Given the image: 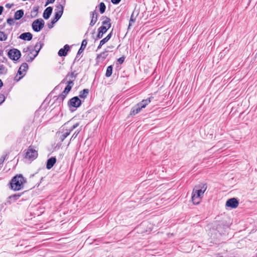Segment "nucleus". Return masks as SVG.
I'll return each mask as SVG.
<instances>
[{"mask_svg": "<svg viewBox=\"0 0 257 257\" xmlns=\"http://www.w3.org/2000/svg\"><path fill=\"white\" fill-rule=\"evenodd\" d=\"M207 188V184L201 183L195 186L192 193V201L194 204H199Z\"/></svg>", "mask_w": 257, "mask_h": 257, "instance_id": "f257e3e1", "label": "nucleus"}, {"mask_svg": "<svg viewBox=\"0 0 257 257\" xmlns=\"http://www.w3.org/2000/svg\"><path fill=\"white\" fill-rule=\"evenodd\" d=\"M26 182L22 175H17L11 180V188L15 191H19L22 189L24 187V184Z\"/></svg>", "mask_w": 257, "mask_h": 257, "instance_id": "f03ea898", "label": "nucleus"}, {"mask_svg": "<svg viewBox=\"0 0 257 257\" xmlns=\"http://www.w3.org/2000/svg\"><path fill=\"white\" fill-rule=\"evenodd\" d=\"M44 21L42 19H38L33 22L32 27L35 32H38L44 28Z\"/></svg>", "mask_w": 257, "mask_h": 257, "instance_id": "7ed1b4c3", "label": "nucleus"}, {"mask_svg": "<svg viewBox=\"0 0 257 257\" xmlns=\"http://www.w3.org/2000/svg\"><path fill=\"white\" fill-rule=\"evenodd\" d=\"M38 156L37 151H36L33 146H30L26 154V158L29 159H35Z\"/></svg>", "mask_w": 257, "mask_h": 257, "instance_id": "20e7f679", "label": "nucleus"}, {"mask_svg": "<svg viewBox=\"0 0 257 257\" xmlns=\"http://www.w3.org/2000/svg\"><path fill=\"white\" fill-rule=\"evenodd\" d=\"M8 56L11 59L17 61L20 58L21 54L20 51L18 49H13L9 51Z\"/></svg>", "mask_w": 257, "mask_h": 257, "instance_id": "39448f33", "label": "nucleus"}, {"mask_svg": "<svg viewBox=\"0 0 257 257\" xmlns=\"http://www.w3.org/2000/svg\"><path fill=\"white\" fill-rule=\"evenodd\" d=\"M28 68V65L26 63H23L20 67L19 68V69L18 71V74L21 76L19 77V78H17V77H15V79L17 81H19L21 78H22L25 75V72L27 71V70Z\"/></svg>", "mask_w": 257, "mask_h": 257, "instance_id": "423d86ee", "label": "nucleus"}, {"mask_svg": "<svg viewBox=\"0 0 257 257\" xmlns=\"http://www.w3.org/2000/svg\"><path fill=\"white\" fill-rule=\"evenodd\" d=\"M69 105L71 107H78L81 104L80 99L77 96H75L70 99L68 102Z\"/></svg>", "mask_w": 257, "mask_h": 257, "instance_id": "0eeeda50", "label": "nucleus"}, {"mask_svg": "<svg viewBox=\"0 0 257 257\" xmlns=\"http://www.w3.org/2000/svg\"><path fill=\"white\" fill-rule=\"evenodd\" d=\"M56 10L57 12L55 13V17L53 19L58 21L63 13L64 7L62 5H58L56 6Z\"/></svg>", "mask_w": 257, "mask_h": 257, "instance_id": "6e6552de", "label": "nucleus"}, {"mask_svg": "<svg viewBox=\"0 0 257 257\" xmlns=\"http://www.w3.org/2000/svg\"><path fill=\"white\" fill-rule=\"evenodd\" d=\"M238 201L235 198L229 199L226 202V206L232 208H235L238 205Z\"/></svg>", "mask_w": 257, "mask_h": 257, "instance_id": "1a4fd4ad", "label": "nucleus"}, {"mask_svg": "<svg viewBox=\"0 0 257 257\" xmlns=\"http://www.w3.org/2000/svg\"><path fill=\"white\" fill-rule=\"evenodd\" d=\"M33 38L32 34L30 32L23 33L20 35L19 38L23 40L30 41Z\"/></svg>", "mask_w": 257, "mask_h": 257, "instance_id": "9d476101", "label": "nucleus"}, {"mask_svg": "<svg viewBox=\"0 0 257 257\" xmlns=\"http://www.w3.org/2000/svg\"><path fill=\"white\" fill-rule=\"evenodd\" d=\"M34 51H31L29 53L26 54L24 55L25 57V60L28 62H31L34 59V58L37 56H35V54L34 53Z\"/></svg>", "mask_w": 257, "mask_h": 257, "instance_id": "9b49d317", "label": "nucleus"}, {"mask_svg": "<svg viewBox=\"0 0 257 257\" xmlns=\"http://www.w3.org/2000/svg\"><path fill=\"white\" fill-rule=\"evenodd\" d=\"M153 98V97H150L148 99L143 100L138 104L140 106L141 108L143 109L145 108L146 106L151 102L152 99Z\"/></svg>", "mask_w": 257, "mask_h": 257, "instance_id": "f8f14e48", "label": "nucleus"}, {"mask_svg": "<svg viewBox=\"0 0 257 257\" xmlns=\"http://www.w3.org/2000/svg\"><path fill=\"white\" fill-rule=\"evenodd\" d=\"M52 11H53V9L52 7H49L47 8L45 10V11L43 13V18L46 20L50 18V17L52 13Z\"/></svg>", "mask_w": 257, "mask_h": 257, "instance_id": "ddd939ff", "label": "nucleus"}, {"mask_svg": "<svg viewBox=\"0 0 257 257\" xmlns=\"http://www.w3.org/2000/svg\"><path fill=\"white\" fill-rule=\"evenodd\" d=\"M56 162V159L55 157H51L47 160L46 168L47 169H51Z\"/></svg>", "mask_w": 257, "mask_h": 257, "instance_id": "4468645a", "label": "nucleus"}, {"mask_svg": "<svg viewBox=\"0 0 257 257\" xmlns=\"http://www.w3.org/2000/svg\"><path fill=\"white\" fill-rule=\"evenodd\" d=\"M102 19L103 21L102 22V27H106V28H107L108 30L111 27L110 19L106 16L102 17Z\"/></svg>", "mask_w": 257, "mask_h": 257, "instance_id": "2eb2a0df", "label": "nucleus"}, {"mask_svg": "<svg viewBox=\"0 0 257 257\" xmlns=\"http://www.w3.org/2000/svg\"><path fill=\"white\" fill-rule=\"evenodd\" d=\"M44 44L41 42H37L33 48L34 52L35 54V56H37L40 50L42 48Z\"/></svg>", "mask_w": 257, "mask_h": 257, "instance_id": "dca6fc26", "label": "nucleus"}, {"mask_svg": "<svg viewBox=\"0 0 257 257\" xmlns=\"http://www.w3.org/2000/svg\"><path fill=\"white\" fill-rule=\"evenodd\" d=\"M69 49V46L65 45L63 48L60 49L58 52V55L60 56H65L67 54V52Z\"/></svg>", "mask_w": 257, "mask_h": 257, "instance_id": "f3484780", "label": "nucleus"}, {"mask_svg": "<svg viewBox=\"0 0 257 257\" xmlns=\"http://www.w3.org/2000/svg\"><path fill=\"white\" fill-rule=\"evenodd\" d=\"M107 28L106 27L101 26L98 29V34L97 35V39H100L103 37V35L106 32Z\"/></svg>", "mask_w": 257, "mask_h": 257, "instance_id": "a211bd4d", "label": "nucleus"}, {"mask_svg": "<svg viewBox=\"0 0 257 257\" xmlns=\"http://www.w3.org/2000/svg\"><path fill=\"white\" fill-rule=\"evenodd\" d=\"M91 20L90 23V26H93L97 22L98 14L95 12L93 11L91 13Z\"/></svg>", "mask_w": 257, "mask_h": 257, "instance_id": "6ab92c4d", "label": "nucleus"}, {"mask_svg": "<svg viewBox=\"0 0 257 257\" xmlns=\"http://www.w3.org/2000/svg\"><path fill=\"white\" fill-rule=\"evenodd\" d=\"M142 108H141L140 106L137 104L134 107H133L131 111V115H135L136 114L138 113Z\"/></svg>", "mask_w": 257, "mask_h": 257, "instance_id": "aec40b11", "label": "nucleus"}, {"mask_svg": "<svg viewBox=\"0 0 257 257\" xmlns=\"http://www.w3.org/2000/svg\"><path fill=\"white\" fill-rule=\"evenodd\" d=\"M24 16V11L22 10H20L16 11L14 15V19L16 20H20Z\"/></svg>", "mask_w": 257, "mask_h": 257, "instance_id": "412c9836", "label": "nucleus"}, {"mask_svg": "<svg viewBox=\"0 0 257 257\" xmlns=\"http://www.w3.org/2000/svg\"><path fill=\"white\" fill-rule=\"evenodd\" d=\"M89 90L88 89H84L79 92V97L81 98L85 99L87 96Z\"/></svg>", "mask_w": 257, "mask_h": 257, "instance_id": "4be33fe9", "label": "nucleus"}, {"mask_svg": "<svg viewBox=\"0 0 257 257\" xmlns=\"http://www.w3.org/2000/svg\"><path fill=\"white\" fill-rule=\"evenodd\" d=\"M74 85V83L73 82V80H68L67 82V85L66 87H65L64 90L66 92H69V91L71 90L72 87H73Z\"/></svg>", "mask_w": 257, "mask_h": 257, "instance_id": "5701e85b", "label": "nucleus"}, {"mask_svg": "<svg viewBox=\"0 0 257 257\" xmlns=\"http://www.w3.org/2000/svg\"><path fill=\"white\" fill-rule=\"evenodd\" d=\"M87 44V42L86 39H84L82 41L81 47L78 51L77 54H80L81 53H82V52L84 50Z\"/></svg>", "mask_w": 257, "mask_h": 257, "instance_id": "b1692460", "label": "nucleus"}, {"mask_svg": "<svg viewBox=\"0 0 257 257\" xmlns=\"http://www.w3.org/2000/svg\"><path fill=\"white\" fill-rule=\"evenodd\" d=\"M71 133V131L66 130L65 132L63 133L60 137V140L63 142Z\"/></svg>", "mask_w": 257, "mask_h": 257, "instance_id": "393cba45", "label": "nucleus"}, {"mask_svg": "<svg viewBox=\"0 0 257 257\" xmlns=\"http://www.w3.org/2000/svg\"><path fill=\"white\" fill-rule=\"evenodd\" d=\"M77 74H75L74 72L68 73L66 76V79L73 80V82L74 81L76 77Z\"/></svg>", "mask_w": 257, "mask_h": 257, "instance_id": "a878e982", "label": "nucleus"}, {"mask_svg": "<svg viewBox=\"0 0 257 257\" xmlns=\"http://www.w3.org/2000/svg\"><path fill=\"white\" fill-rule=\"evenodd\" d=\"M68 93L64 90L62 93L58 96L57 99L61 101H63Z\"/></svg>", "mask_w": 257, "mask_h": 257, "instance_id": "bb28decb", "label": "nucleus"}, {"mask_svg": "<svg viewBox=\"0 0 257 257\" xmlns=\"http://www.w3.org/2000/svg\"><path fill=\"white\" fill-rule=\"evenodd\" d=\"M99 9L100 14H102L105 12L106 6L104 3L101 2L99 4Z\"/></svg>", "mask_w": 257, "mask_h": 257, "instance_id": "cd10ccee", "label": "nucleus"}, {"mask_svg": "<svg viewBox=\"0 0 257 257\" xmlns=\"http://www.w3.org/2000/svg\"><path fill=\"white\" fill-rule=\"evenodd\" d=\"M112 68H113L111 65L107 67L106 71V73H105L106 77H109L111 75L112 73Z\"/></svg>", "mask_w": 257, "mask_h": 257, "instance_id": "c85d7f7f", "label": "nucleus"}, {"mask_svg": "<svg viewBox=\"0 0 257 257\" xmlns=\"http://www.w3.org/2000/svg\"><path fill=\"white\" fill-rule=\"evenodd\" d=\"M112 36V33H110L107 36L103 38L102 40H101L100 41L101 42L102 44H105L106 43L111 37Z\"/></svg>", "mask_w": 257, "mask_h": 257, "instance_id": "c756f323", "label": "nucleus"}, {"mask_svg": "<svg viewBox=\"0 0 257 257\" xmlns=\"http://www.w3.org/2000/svg\"><path fill=\"white\" fill-rule=\"evenodd\" d=\"M7 35L4 32L0 31V41H6L7 39Z\"/></svg>", "mask_w": 257, "mask_h": 257, "instance_id": "7c9ffc66", "label": "nucleus"}, {"mask_svg": "<svg viewBox=\"0 0 257 257\" xmlns=\"http://www.w3.org/2000/svg\"><path fill=\"white\" fill-rule=\"evenodd\" d=\"M31 51H34L33 47L32 46L27 47L24 48L23 49V52L26 53V54L29 53Z\"/></svg>", "mask_w": 257, "mask_h": 257, "instance_id": "2f4dec72", "label": "nucleus"}, {"mask_svg": "<svg viewBox=\"0 0 257 257\" xmlns=\"http://www.w3.org/2000/svg\"><path fill=\"white\" fill-rule=\"evenodd\" d=\"M7 73V69L3 65H0V74H5Z\"/></svg>", "mask_w": 257, "mask_h": 257, "instance_id": "473e14b6", "label": "nucleus"}, {"mask_svg": "<svg viewBox=\"0 0 257 257\" xmlns=\"http://www.w3.org/2000/svg\"><path fill=\"white\" fill-rule=\"evenodd\" d=\"M57 21H56L54 19H53L50 23L48 24V27L49 29H51L53 27V25L56 23Z\"/></svg>", "mask_w": 257, "mask_h": 257, "instance_id": "72a5a7b5", "label": "nucleus"}, {"mask_svg": "<svg viewBox=\"0 0 257 257\" xmlns=\"http://www.w3.org/2000/svg\"><path fill=\"white\" fill-rule=\"evenodd\" d=\"M21 196V195L18 194H14L13 195H11L10 196V198L11 199H14V200H17Z\"/></svg>", "mask_w": 257, "mask_h": 257, "instance_id": "f704fd0d", "label": "nucleus"}, {"mask_svg": "<svg viewBox=\"0 0 257 257\" xmlns=\"http://www.w3.org/2000/svg\"><path fill=\"white\" fill-rule=\"evenodd\" d=\"M135 21H136V19H135V18H134V14H133L131 17L128 28H130V27L131 26L132 23L135 22Z\"/></svg>", "mask_w": 257, "mask_h": 257, "instance_id": "c9c22d12", "label": "nucleus"}, {"mask_svg": "<svg viewBox=\"0 0 257 257\" xmlns=\"http://www.w3.org/2000/svg\"><path fill=\"white\" fill-rule=\"evenodd\" d=\"M107 51L103 52L101 53L98 56V57H102L103 58H105L107 56L106 54Z\"/></svg>", "mask_w": 257, "mask_h": 257, "instance_id": "e433bc0d", "label": "nucleus"}, {"mask_svg": "<svg viewBox=\"0 0 257 257\" xmlns=\"http://www.w3.org/2000/svg\"><path fill=\"white\" fill-rule=\"evenodd\" d=\"M5 100V97L4 94H0V104L3 103Z\"/></svg>", "mask_w": 257, "mask_h": 257, "instance_id": "4c0bfd02", "label": "nucleus"}, {"mask_svg": "<svg viewBox=\"0 0 257 257\" xmlns=\"http://www.w3.org/2000/svg\"><path fill=\"white\" fill-rule=\"evenodd\" d=\"M7 23L10 25H12L14 24V19L12 18H9L7 19Z\"/></svg>", "mask_w": 257, "mask_h": 257, "instance_id": "58836bf2", "label": "nucleus"}, {"mask_svg": "<svg viewBox=\"0 0 257 257\" xmlns=\"http://www.w3.org/2000/svg\"><path fill=\"white\" fill-rule=\"evenodd\" d=\"M79 133V131H78V132H75L73 135H72V136L71 137V139H70V141L72 140L73 139H74L76 138V137L77 136L78 134Z\"/></svg>", "mask_w": 257, "mask_h": 257, "instance_id": "ea45409f", "label": "nucleus"}, {"mask_svg": "<svg viewBox=\"0 0 257 257\" xmlns=\"http://www.w3.org/2000/svg\"><path fill=\"white\" fill-rule=\"evenodd\" d=\"M79 123H76L75 124H74L70 129L68 130L69 131H71V132L74 130L75 128H76L77 126H79Z\"/></svg>", "mask_w": 257, "mask_h": 257, "instance_id": "a19ab883", "label": "nucleus"}, {"mask_svg": "<svg viewBox=\"0 0 257 257\" xmlns=\"http://www.w3.org/2000/svg\"><path fill=\"white\" fill-rule=\"evenodd\" d=\"M121 0H111V3L113 4L117 5L119 4Z\"/></svg>", "mask_w": 257, "mask_h": 257, "instance_id": "79ce46f5", "label": "nucleus"}, {"mask_svg": "<svg viewBox=\"0 0 257 257\" xmlns=\"http://www.w3.org/2000/svg\"><path fill=\"white\" fill-rule=\"evenodd\" d=\"M124 60V57H121L118 59V62L119 64H122Z\"/></svg>", "mask_w": 257, "mask_h": 257, "instance_id": "37998d69", "label": "nucleus"}, {"mask_svg": "<svg viewBox=\"0 0 257 257\" xmlns=\"http://www.w3.org/2000/svg\"><path fill=\"white\" fill-rule=\"evenodd\" d=\"M55 0H47L46 6L48 5L49 4H53Z\"/></svg>", "mask_w": 257, "mask_h": 257, "instance_id": "c03bdc74", "label": "nucleus"}, {"mask_svg": "<svg viewBox=\"0 0 257 257\" xmlns=\"http://www.w3.org/2000/svg\"><path fill=\"white\" fill-rule=\"evenodd\" d=\"M104 44H102L101 42L100 41V43H99V45H98V47H97V49H99L101 48V47H102V45H103Z\"/></svg>", "mask_w": 257, "mask_h": 257, "instance_id": "a18cd8bd", "label": "nucleus"}, {"mask_svg": "<svg viewBox=\"0 0 257 257\" xmlns=\"http://www.w3.org/2000/svg\"><path fill=\"white\" fill-rule=\"evenodd\" d=\"M3 10H4L3 7L0 6V15L2 14Z\"/></svg>", "mask_w": 257, "mask_h": 257, "instance_id": "49530a36", "label": "nucleus"}, {"mask_svg": "<svg viewBox=\"0 0 257 257\" xmlns=\"http://www.w3.org/2000/svg\"><path fill=\"white\" fill-rule=\"evenodd\" d=\"M6 7L7 8H11V5L10 4H7L6 5Z\"/></svg>", "mask_w": 257, "mask_h": 257, "instance_id": "de8ad7c7", "label": "nucleus"}, {"mask_svg": "<svg viewBox=\"0 0 257 257\" xmlns=\"http://www.w3.org/2000/svg\"><path fill=\"white\" fill-rule=\"evenodd\" d=\"M3 86V83L1 79H0V88Z\"/></svg>", "mask_w": 257, "mask_h": 257, "instance_id": "09e8293b", "label": "nucleus"}, {"mask_svg": "<svg viewBox=\"0 0 257 257\" xmlns=\"http://www.w3.org/2000/svg\"><path fill=\"white\" fill-rule=\"evenodd\" d=\"M5 159V157H2V158L1 159V161H2V163H3V162L4 161Z\"/></svg>", "mask_w": 257, "mask_h": 257, "instance_id": "8fccbe9b", "label": "nucleus"}]
</instances>
